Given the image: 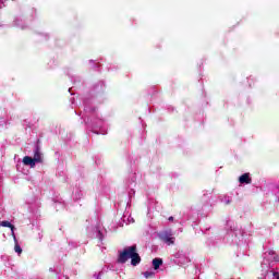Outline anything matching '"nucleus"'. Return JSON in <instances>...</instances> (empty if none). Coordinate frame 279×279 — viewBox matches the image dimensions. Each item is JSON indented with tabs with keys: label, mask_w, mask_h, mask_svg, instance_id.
I'll return each instance as SVG.
<instances>
[{
	"label": "nucleus",
	"mask_w": 279,
	"mask_h": 279,
	"mask_svg": "<svg viewBox=\"0 0 279 279\" xmlns=\"http://www.w3.org/2000/svg\"><path fill=\"white\" fill-rule=\"evenodd\" d=\"M129 258H131V265H133V267H136V265H141V255H138L136 244L132 246H126L123 248V251H120L117 263H119L120 265H125Z\"/></svg>",
	"instance_id": "nucleus-1"
},
{
	"label": "nucleus",
	"mask_w": 279,
	"mask_h": 279,
	"mask_svg": "<svg viewBox=\"0 0 279 279\" xmlns=\"http://www.w3.org/2000/svg\"><path fill=\"white\" fill-rule=\"evenodd\" d=\"M159 239L160 241H162L163 243H167L168 245H174L175 243V238L173 236V234L167 231L160 233Z\"/></svg>",
	"instance_id": "nucleus-2"
},
{
	"label": "nucleus",
	"mask_w": 279,
	"mask_h": 279,
	"mask_svg": "<svg viewBox=\"0 0 279 279\" xmlns=\"http://www.w3.org/2000/svg\"><path fill=\"white\" fill-rule=\"evenodd\" d=\"M23 165H25L26 167H31L32 169H34L36 167V161L34 160V158L29 157V156H25L22 160Z\"/></svg>",
	"instance_id": "nucleus-3"
},
{
	"label": "nucleus",
	"mask_w": 279,
	"mask_h": 279,
	"mask_svg": "<svg viewBox=\"0 0 279 279\" xmlns=\"http://www.w3.org/2000/svg\"><path fill=\"white\" fill-rule=\"evenodd\" d=\"M35 162H43V154H40V147L36 146L34 150V158Z\"/></svg>",
	"instance_id": "nucleus-4"
},
{
	"label": "nucleus",
	"mask_w": 279,
	"mask_h": 279,
	"mask_svg": "<svg viewBox=\"0 0 279 279\" xmlns=\"http://www.w3.org/2000/svg\"><path fill=\"white\" fill-rule=\"evenodd\" d=\"M240 184H252V178H250V173H244L239 178Z\"/></svg>",
	"instance_id": "nucleus-5"
},
{
	"label": "nucleus",
	"mask_w": 279,
	"mask_h": 279,
	"mask_svg": "<svg viewBox=\"0 0 279 279\" xmlns=\"http://www.w3.org/2000/svg\"><path fill=\"white\" fill-rule=\"evenodd\" d=\"M0 226L2 228H10L12 234H14V225H11L10 221L3 220V221L0 222Z\"/></svg>",
	"instance_id": "nucleus-6"
},
{
	"label": "nucleus",
	"mask_w": 279,
	"mask_h": 279,
	"mask_svg": "<svg viewBox=\"0 0 279 279\" xmlns=\"http://www.w3.org/2000/svg\"><path fill=\"white\" fill-rule=\"evenodd\" d=\"M160 265H162V258L153 259V266L155 270L160 269Z\"/></svg>",
	"instance_id": "nucleus-7"
},
{
	"label": "nucleus",
	"mask_w": 279,
	"mask_h": 279,
	"mask_svg": "<svg viewBox=\"0 0 279 279\" xmlns=\"http://www.w3.org/2000/svg\"><path fill=\"white\" fill-rule=\"evenodd\" d=\"M156 276V272L154 271H145L144 272V278L149 279V278H154Z\"/></svg>",
	"instance_id": "nucleus-8"
},
{
	"label": "nucleus",
	"mask_w": 279,
	"mask_h": 279,
	"mask_svg": "<svg viewBox=\"0 0 279 279\" xmlns=\"http://www.w3.org/2000/svg\"><path fill=\"white\" fill-rule=\"evenodd\" d=\"M15 252H16L17 254H22L23 248H21V246H20L19 244H16V245H15Z\"/></svg>",
	"instance_id": "nucleus-9"
},
{
	"label": "nucleus",
	"mask_w": 279,
	"mask_h": 279,
	"mask_svg": "<svg viewBox=\"0 0 279 279\" xmlns=\"http://www.w3.org/2000/svg\"><path fill=\"white\" fill-rule=\"evenodd\" d=\"M168 220H169V221H173V216H170V217L168 218Z\"/></svg>",
	"instance_id": "nucleus-10"
},
{
	"label": "nucleus",
	"mask_w": 279,
	"mask_h": 279,
	"mask_svg": "<svg viewBox=\"0 0 279 279\" xmlns=\"http://www.w3.org/2000/svg\"><path fill=\"white\" fill-rule=\"evenodd\" d=\"M277 279H279V277H277Z\"/></svg>",
	"instance_id": "nucleus-11"
}]
</instances>
